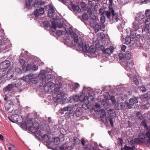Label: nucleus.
<instances>
[{
	"instance_id": "1",
	"label": "nucleus",
	"mask_w": 150,
	"mask_h": 150,
	"mask_svg": "<svg viewBox=\"0 0 150 150\" xmlns=\"http://www.w3.org/2000/svg\"><path fill=\"white\" fill-rule=\"evenodd\" d=\"M99 114H100V118L103 121L107 122L109 120L112 126H113V120L115 117V112L113 110H110L108 111L109 115L106 116L105 110L103 109L99 110Z\"/></svg>"
},
{
	"instance_id": "2",
	"label": "nucleus",
	"mask_w": 150,
	"mask_h": 150,
	"mask_svg": "<svg viewBox=\"0 0 150 150\" xmlns=\"http://www.w3.org/2000/svg\"><path fill=\"white\" fill-rule=\"evenodd\" d=\"M79 44V47L82 48V50L84 52L90 53L91 54H94L96 51V49L93 46H91L89 47L87 43L81 42Z\"/></svg>"
},
{
	"instance_id": "3",
	"label": "nucleus",
	"mask_w": 150,
	"mask_h": 150,
	"mask_svg": "<svg viewBox=\"0 0 150 150\" xmlns=\"http://www.w3.org/2000/svg\"><path fill=\"white\" fill-rule=\"evenodd\" d=\"M135 103H138V98L133 96L129 99V103L127 102L126 103H122V106H125V105L126 104L128 108L131 109L132 108V106L134 105Z\"/></svg>"
},
{
	"instance_id": "4",
	"label": "nucleus",
	"mask_w": 150,
	"mask_h": 150,
	"mask_svg": "<svg viewBox=\"0 0 150 150\" xmlns=\"http://www.w3.org/2000/svg\"><path fill=\"white\" fill-rule=\"evenodd\" d=\"M47 8V6H45L44 7H40L38 10H36L34 11V14L36 17H38L39 16L43 14L44 13V10Z\"/></svg>"
},
{
	"instance_id": "5",
	"label": "nucleus",
	"mask_w": 150,
	"mask_h": 150,
	"mask_svg": "<svg viewBox=\"0 0 150 150\" xmlns=\"http://www.w3.org/2000/svg\"><path fill=\"white\" fill-rule=\"evenodd\" d=\"M69 30L71 33L72 37L74 38V42L76 43L77 45H78L79 47V44L81 42H83L82 40L79 39L77 35L73 32L72 29L71 28H69Z\"/></svg>"
},
{
	"instance_id": "6",
	"label": "nucleus",
	"mask_w": 150,
	"mask_h": 150,
	"mask_svg": "<svg viewBox=\"0 0 150 150\" xmlns=\"http://www.w3.org/2000/svg\"><path fill=\"white\" fill-rule=\"evenodd\" d=\"M125 63L127 64L125 66V68L127 71L130 72L131 74H132V71L134 70V69L132 68L134 65L133 62L132 61L128 60L125 62Z\"/></svg>"
},
{
	"instance_id": "7",
	"label": "nucleus",
	"mask_w": 150,
	"mask_h": 150,
	"mask_svg": "<svg viewBox=\"0 0 150 150\" xmlns=\"http://www.w3.org/2000/svg\"><path fill=\"white\" fill-rule=\"evenodd\" d=\"M38 124L35 123L33 124L31 126L28 128V130L33 133H35L38 131L39 129Z\"/></svg>"
},
{
	"instance_id": "8",
	"label": "nucleus",
	"mask_w": 150,
	"mask_h": 150,
	"mask_svg": "<svg viewBox=\"0 0 150 150\" xmlns=\"http://www.w3.org/2000/svg\"><path fill=\"white\" fill-rule=\"evenodd\" d=\"M135 21L133 23V28L134 30H137L139 28V25L141 24L140 21H139V18L136 17L135 18Z\"/></svg>"
},
{
	"instance_id": "9",
	"label": "nucleus",
	"mask_w": 150,
	"mask_h": 150,
	"mask_svg": "<svg viewBox=\"0 0 150 150\" xmlns=\"http://www.w3.org/2000/svg\"><path fill=\"white\" fill-rule=\"evenodd\" d=\"M10 65V62L8 60H5L1 62L0 64V68L1 69H5Z\"/></svg>"
},
{
	"instance_id": "10",
	"label": "nucleus",
	"mask_w": 150,
	"mask_h": 150,
	"mask_svg": "<svg viewBox=\"0 0 150 150\" xmlns=\"http://www.w3.org/2000/svg\"><path fill=\"white\" fill-rule=\"evenodd\" d=\"M14 69L12 68L9 69L6 73V76L7 79H10L13 77V74Z\"/></svg>"
},
{
	"instance_id": "11",
	"label": "nucleus",
	"mask_w": 150,
	"mask_h": 150,
	"mask_svg": "<svg viewBox=\"0 0 150 150\" xmlns=\"http://www.w3.org/2000/svg\"><path fill=\"white\" fill-rule=\"evenodd\" d=\"M38 69V66L35 64H33L31 66L30 64H28L26 67V69L27 71L31 69L32 71H35L36 70H37Z\"/></svg>"
},
{
	"instance_id": "12",
	"label": "nucleus",
	"mask_w": 150,
	"mask_h": 150,
	"mask_svg": "<svg viewBox=\"0 0 150 150\" xmlns=\"http://www.w3.org/2000/svg\"><path fill=\"white\" fill-rule=\"evenodd\" d=\"M11 83L13 86L17 87L18 88V87L20 86L21 85V83L19 80L14 79L12 81Z\"/></svg>"
},
{
	"instance_id": "13",
	"label": "nucleus",
	"mask_w": 150,
	"mask_h": 150,
	"mask_svg": "<svg viewBox=\"0 0 150 150\" xmlns=\"http://www.w3.org/2000/svg\"><path fill=\"white\" fill-rule=\"evenodd\" d=\"M128 74V76L129 78L131 79L132 78V81L134 82V84L136 85H138L139 84V81L137 78H136L135 76L133 77V76L132 75L133 74H131L130 73H129Z\"/></svg>"
},
{
	"instance_id": "14",
	"label": "nucleus",
	"mask_w": 150,
	"mask_h": 150,
	"mask_svg": "<svg viewBox=\"0 0 150 150\" xmlns=\"http://www.w3.org/2000/svg\"><path fill=\"white\" fill-rule=\"evenodd\" d=\"M83 110L81 108H77L75 112L76 115L77 117H80L82 115Z\"/></svg>"
},
{
	"instance_id": "15",
	"label": "nucleus",
	"mask_w": 150,
	"mask_h": 150,
	"mask_svg": "<svg viewBox=\"0 0 150 150\" xmlns=\"http://www.w3.org/2000/svg\"><path fill=\"white\" fill-rule=\"evenodd\" d=\"M114 49V48L112 46H111L109 48H107L105 49L103 53L110 54L113 52Z\"/></svg>"
},
{
	"instance_id": "16",
	"label": "nucleus",
	"mask_w": 150,
	"mask_h": 150,
	"mask_svg": "<svg viewBox=\"0 0 150 150\" xmlns=\"http://www.w3.org/2000/svg\"><path fill=\"white\" fill-rule=\"evenodd\" d=\"M133 38H132V40L131 39L130 37L129 36L127 35L125 38V42L124 43L126 44H129V43H132V44H133V42H134Z\"/></svg>"
},
{
	"instance_id": "17",
	"label": "nucleus",
	"mask_w": 150,
	"mask_h": 150,
	"mask_svg": "<svg viewBox=\"0 0 150 150\" xmlns=\"http://www.w3.org/2000/svg\"><path fill=\"white\" fill-rule=\"evenodd\" d=\"M54 10L52 6H50L49 8L48 9V16L50 17H52L54 16Z\"/></svg>"
},
{
	"instance_id": "18",
	"label": "nucleus",
	"mask_w": 150,
	"mask_h": 150,
	"mask_svg": "<svg viewBox=\"0 0 150 150\" xmlns=\"http://www.w3.org/2000/svg\"><path fill=\"white\" fill-rule=\"evenodd\" d=\"M106 12L107 18H110L111 14H112V16L113 13L114 12V11L112 8L110 7L109 10L108 11H106Z\"/></svg>"
},
{
	"instance_id": "19",
	"label": "nucleus",
	"mask_w": 150,
	"mask_h": 150,
	"mask_svg": "<svg viewBox=\"0 0 150 150\" xmlns=\"http://www.w3.org/2000/svg\"><path fill=\"white\" fill-rule=\"evenodd\" d=\"M80 142L82 145L84 146L85 149H87L88 146V143L87 140L85 139H84L82 138L80 140Z\"/></svg>"
},
{
	"instance_id": "20",
	"label": "nucleus",
	"mask_w": 150,
	"mask_h": 150,
	"mask_svg": "<svg viewBox=\"0 0 150 150\" xmlns=\"http://www.w3.org/2000/svg\"><path fill=\"white\" fill-rule=\"evenodd\" d=\"M12 104V102L11 100H8L7 102L5 103V108L8 110H9Z\"/></svg>"
},
{
	"instance_id": "21",
	"label": "nucleus",
	"mask_w": 150,
	"mask_h": 150,
	"mask_svg": "<svg viewBox=\"0 0 150 150\" xmlns=\"http://www.w3.org/2000/svg\"><path fill=\"white\" fill-rule=\"evenodd\" d=\"M54 84L51 81L48 82L45 84L44 88L45 90L47 89V88H52L54 87Z\"/></svg>"
},
{
	"instance_id": "22",
	"label": "nucleus",
	"mask_w": 150,
	"mask_h": 150,
	"mask_svg": "<svg viewBox=\"0 0 150 150\" xmlns=\"http://www.w3.org/2000/svg\"><path fill=\"white\" fill-rule=\"evenodd\" d=\"M80 140L77 137H74L72 139V144L74 145H78L80 143Z\"/></svg>"
},
{
	"instance_id": "23",
	"label": "nucleus",
	"mask_w": 150,
	"mask_h": 150,
	"mask_svg": "<svg viewBox=\"0 0 150 150\" xmlns=\"http://www.w3.org/2000/svg\"><path fill=\"white\" fill-rule=\"evenodd\" d=\"M13 88V86L12 84H9L4 87L3 90L5 92L9 91L12 90Z\"/></svg>"
},
{
	"instance_id": "24",
	"label": "nucleus",
	"mask_w": 150,
	"mask_h": 150,
	"mask_svg": "<svg viewBox=\"0 0 150 150\" xmlns=\"http://www.w3.org/2000/svg\"><path fill=\"white\" fill-rule=\"evenodd\" d=\"M38 78L40 79L41 80H43L45 79L46 77L47 76V74H46L44 71L43 72H40V73L39 74L38 76Z\"/></svg>"
},
{
	"instance_id": "25",
	"label": "nucleus",
	"mask_w": 150,
	"mask_h": 150,
	"mask_svg": "<svg viewBox=\"0 0 150 150\" xmlns=\"http://www.w3.org/2000/svg\"><path fill=\"white\" fill-rule=\"evenodd\" d=\"M33 122L31 120H28L27 121L25 125L22 124V125H24L25 126V128H28L31 125H33Z\"/></svg>"
},
{
	"instance_id": "26",
	"label": "nucleus",
	"mask_w": 150,
	"mask_h": 150,
	"mask_svg": "<svg viewBox=\"0 0 150 150\" xmlns=\"http://www.w3.org/2000/svg\"><path fill=\"white\" fill-rule=\"evenodd\" d=\"M71 6L74 11H76L78 13H80L81 12V9L78 6L75 5L74 4H72Z\"/></svg>"
},
{
	"instance_id": "27",
	"label": "nucleus",
	"mask_w": 150,
	"mask_h": 150,
	"mask_svg": "<svg viewBox=\"0 0 150 150\" xmlns=\"http://www.w3.org/2000/svg\"><path fill=\"white\" fill-rule=\"evenodd\" d=\"M42 140H44L46 143H48L49 142L50 138L48 135L45 134L41 136Z\"/></svg>"
},
{
	"instance_id": "28",
	"label": "nucleus",
	"mask_w": 150,
	"mask_h": 150,
	"mask_svg": "<svg viewBox=\"0 0 150 150\" xmlns=\"http://www.w3.org/2000/svg\"><path fill=\"white\" fill-rule=\"evenodd\" d=\"M87 99L88 102H86V103L83 104L82 105V108H84L85 109H86L88 108L87 105L88 104V97L87 96H85L84 98V99L83 100V102H85V100H86V99Z\"/></svg>"
},
{
	"instance_id": "29",
	"label": "nucleus",
	"mask_w": 150,
	"mask_h": 150,
	"mask_svg": "<svg viewBox=\"0 0 150 150\" xmlns=\"http://www.w3.org/2000/svg\"><path fill=\"white\" fill-rule=\"evenodd\" d=\"M82 19H81L82 21H87L88 19V15L87 13H84L82 15Z\"/></svg>"
},
{
	"instance_id": "30",
	"label": "nucleus",
	"mask_w": 150,
	"mask_h": 150,
	"mask_svg": "<svg viewBox=\"0 0 150 150\" xmlns=\"http://www.w3.org/2000/svg\"><path fill=\"white\" fill-rule=\"evenodd\" d=\"M125 57L127 59L129 60L130 58L131 57V52L129 51H127L125 52Z\"/></svg>"
},
{
	"instance_id": "31",
	"label": "nucleus",
	"mask_w": 150,
	"mask_h": 150,
	"mask_svg": "<svg viewBox=\"0 0 150 150\" xmlns=\"http://www.w3.org/2000/svg\"><path fill=\"white\" fill-rule=\"evenodd\" d=\"M112 20L114 21H117L119 19L118 17L117 16V14H115L114 12V13L112 14Z\"/></svg>"
},
{
	"instance_id": "32",
	"label": "nucleus",
	"mask_w": 150,
	"mask_h": 150,
	"mask_svg": "<svg viewBox=\"0 0 150 150\" xmlns=\"http://www.w3.org/2000/svg\"><path fill=\"white\" fill-rule=\"evenodd\" d=\"M81 6L82 10L85 11L86 10V6L85 2H82L81 3Z\"/></svg>"
},
{
	"instance_id": "33",
	"label": "nucleus",
	"mask_w": 150,
	"mask_h": 150,
	"mask_svg": "<svg viewBox=\"0 0 150 150\" xmlns=\"http://www.w3.org/2000/svg\"><path fill=\"white\" fill-rule=\"evenodd\" d=\"M150 30V25H145V26L144 27V29L142 30V32L144 30V31L146 32H149V31Z\"/></svg>"
},
{
	"instance_id": "34",
	"label": "nucleus",
	"mask_w": 150,
	"mask_h": 150,
	"mask_svg": "<svg viewBox=\"0 0 150 150\" xmlns=\"http://www.w3.org/2000/svg\"><path fill=\"white\" fill-rule=\"evenodd\" d=\"M141 124L144 127V128L146 129V130L148 131V126L145 121H142L141 122Z\"/></svg>"
},
{
	"instance_id": "35",
	"label": "nucleus",
	"mask_w": 150,
	"mask_h": 150,
	"mask_svg": "<svg viewBox=\"0 0 150 150\" xmlns=\"http://www.w3.org/2000/svg\"><path fill=\"white\" fill-rule=\"evenodd\" d=\"M135 148V146H134L130 147L125 145L124 147L125 150H134Z\"/></svg>"
},
{
	"instance_id": "36",
	"label": "nucleus",
	"mask_w": 150,
	"mask_h": 150,
	"mask_svg": "<svg viewBox=\"0 0 150 150\" xmlns=\"http://www.w3.org/2000/svg\"><path fill=\"white\" fill-rule=\"evenodd\" d=\"M37 75L35 74H30L28 75V79L30 80V81L31 80L33 79H34L35 78L37 77Z\"/></svg>"
},
{
	"instance_id": "37",
	"label": "nucleus",
	"mask_w": 150,
	"mask_h": 150,
	"mask_svg": "<svg viewBox=\"0 0 150 150\" xmlns=\"http://www.w3.org/2000/svg\"><path fill=\"white\" fill-rule=\"evenodd\" d=\"M146 33L145 34L144 37L145 39L149 40L150 39V32H148Z\"/></svg>"
},
{
	"instance_id": "38",
	"label": "nucleus",
	"mask_w": 150,
	"mask_h": 150,
	"mask_svg": "<svg viewBox=\"0 0 150 150\" xmlns=\"http://www.w3.org/2000/svg\"><path fill=\"white\" fill-rule=\"evenodd\" d=\"M94 31L96 33L98 32L99 30L100 29V25L98 24H96L94 27Z\"/></svg>"
},
{
	"instance_id": "39",
	"label": "nucleus",
	"mask_w": 150,
	"mask_h": 150,
	"mask_svg": "<svg viewBox=\"0 0 150 150\" xmlns=\"http://www.w3.org/2000/svg\"><path fill=\"white\" fill-rule=\"evenodd\" d=\"M101 103L102 105L104 107L107 106L108 105V103L105 100H102L101 101Z\"/></svg>"
},
{
	"instance_id": "40",
	"label": "nucleus",
	"mask_w": 150,
	"mask_h": 150,
	"mask_svg": "<svg viewBox=\"0 0 150 150\" xmlns=\"http://www.w3.org/2000/svg\"><path fill=\"white\" fill-rule=\"evenodd\" d=\"M0 69V76H3L5 75V74L6 73V71L5 69Z\"/></svg>"
},
{
	"instance_id": "41",
	"label": "nucleus",
	"mask_w": 150,
	"mask_h": 150,
	"mask_svg": "<svg viewBox=\"0 0 150 150\" xmlns=\"http://www.w3.org/2000/svg\"><path fill=\"white\" fill-rule=\"evenodd\" d=\"M25 6L27 8L29 7L30 5V2H31L32 0H25Z\"/></svg>"
},
{
	"instance_id": "42",
	"label": "nucleus",
	"mask_w": 150,
	"mask_h": 150,
	"mask_svg": "<svg viewBox=\"0 0 150 150\" xmlns=\"http://www.w3.org/2000/svg\"><path fill=\"white\" fill-rule=\"evenodd\" d=\"M38 78L37 77H37L35 78L34 79H33L32 80H31L30 81H31L32 83L35 84L38 82L39 81L38 79Z\"/></svg>"
},
{
	"instance_id": "43",
	"label": "nucleus",
	"mask_w": 150,
	"mask_h": 150,
	"mask_svg": "<svg viewBox=\"0 0 150 150\" xmlns=\"http://www.w3.org/2000/svg\"><path fill=\"white\" fill-rule=\"evenodd\" d=\"M60 1H61L64 4L67 6H68L69 4V0H59Z\"/></svg>"
},
{
	"instance_id": "44",
	"label": "nucleus",
	"mask_w": 150,
	"mask_h": 150,
	"mask_svg": "<svg viewBox=\"0 0 150 150\" xmlns=\"http://www.w3.org/2000/svg\"><path fill=\"white\" fill-rule=\"evenodd\" d=\"M134 142L135 143L139 144L140 142H142V141L139 138H134Z\"/></svg>"
},
{
	"instance_id": "45",
	"label": "nucleus",
	"mask_w": 150,
	"mask_h": 150,
	"mask_svg": "<svg viewBox=\"0 0 150 150\" xmlns=\"http://www.w3.org/2000/svg\"><path fill=\"white\" fill-rule=\"evenodd\" d=\"M145 15L146 17H150V9H147L145 11Z\"/></svg>"
},
{
	"instance_id": "46",
	"label": "nucleus",
	"mask_w": 150,
	"mask_h": 150,
	"mask_svg": "<svg viewBox=\"0 0 150 150\" xmlns=\"http://www.w3.org/2000/svg\"><path fill=\"white\" fill-rule=\"evenodd\" d=\"M54 144L56 145H58L59 143V140L58 138H55L54 141Z\"/></svg>"
},
{
	"instance_id": "47",
	"label": "nucleus",
	"mask_w": 150,
	"mask_h": 150,
	"mask_svg": "<svg viewBox=\"0 0 150 150\" xmlns=\"http://www.w3.org/2000/svg\"><path fill=\"white\" fill-rule=\"evenodd\" d=\"M136 115L139 119L142 120V116L140 112H138L136 114Z\"/></svg>"
},
{
	"instance_id": "48",
	"label": "nucleus",
	"mask_w": 150,
	"mask_h": 150,
	"mask_svg": "<svg viewBox=\"0 0 150 150\" xmlns=\"http://www.w3.org/2000/svg\"><path fill=\"white\" fill-rule=\"evenodd\" d=\"M71 106H68L67 107H65L63 108V109L64 111H68V110H70V108H71Z\"/></svg>"
},
{
	"instance_id": "49",
	"label": "nucleus",
	"mask_w": 150,
	"mask_h": 150,
	"mask_svg": "<svg viewBox=\"0 0 150 150\" xmlns=\"http://www.w3.org/2000/svg\"><path fill=\"white\" fill-rule=\"evenodd\" d=\"M15 72H16L17 74H20L21 73V69L18 68H16L15 70Z\"/></svg>"
},
{
	"instance_id": "50",
	"label": "nucleus",
	"mask_w": 150,
	"mask_h": 150,
	"mask_svg": "<svg viewBox=\"0 0 150 150\" xmlns=\"http://www.w3.org/2000/svg\"><path fill=\"white\" fill-rule=\"evenodd\" d=\"M117 141L119 146H122V139L121 138H119L117 139Z\"/></svg>"
},
{
	"instance_id": "51",
	"label": "nucleus",
	"mask_w": 150,
	"mask_h": 150,
	"mask_svg": "<svg viewBox=\"0 0 150 150\" xmlns=\"http://www.w3.org/2000/svg\"><path fill=\"white\" fill-rule=\"evenodd\" d=\"M9 150H15V147L13 145L11 144L10 146L8 147Z\"/></svg>"
},
{
	"instance_id": "52",
	"label": "nucleus",
	"mask_w": 150,
	"mask_h": 150,
	"mask_svg": "<svg viewBox=\"0 0 150 150\" xmlns=\"http://www.w3.org/2000/svg\"><path fill=\"white\" fill-rule=\"evenodd\" d=\"M145 25H150V17L147 18L145 21Z\"/></svg>"
},
{
	"instance_id": "53",
	"label": "nucleus",
	"mask_w": 150,
	"mask_h": 150,
	"mask_svg": "<svg viewBox=\"0 0 150 150\" xmlns=\"http://www.w3.org/2000/svg\"><path fill=\"white\" fill-rule=\"evenodd\" d=\"M145 25H150V17L147 18L145 21Z\"/></svg>"
},
{
	"instance_id": "54",
	"label": "nucleus",
	"mask_w": 150,
	"mask_h": 150,
	"mask_svg": "<svg viewBox=\"0 0 150 150\" xmlns=\"http://www.w3.org/2000/svg\"><path fill=\"white\" fill-rule=\"evenodd\" d=\"M100 29L101 30L104 31L105 30V25L104 24H102L100 25Z\"/></svg>"
},
{
	"instance_id": "55",
	"label": "nucleus",
	"mask_w": 150,
	"mask_h": 150,
	"mask_svg": "<svg viewBox=\"0 0 150 150\" xmlns=\"http://www.w3.org/2000/svg\"><path fill=\"white\" fill-rule=\"evenodd\" d=\"M63 31L62 30H59L56 32V34L58 36H61L63 34Z\"/></svg>"
},
{
	"instance_id": "56",
	"label": "nucleus",
	"mask_w": 150,
	"mask_h": 150,
	"mask_svg": "<svg viewBox=\"0 0 150 150\" xmlns=\"http://www.w3.org/2000/svg\"><path fill=\"white\" fill-rule=\"evenodd\" d=\"M19 62L21 65L22 66V67L24 66L25 63V61L23 59H21L19 60Z\"/></svg>"
},
{
	"instance_id": "57",
	"label": "nucleus",
	"mask_w": 150,
	"mask_h": 150,
	"mask_svg": "<svg viewBox=\"0 0 150 150\" xmlns=\"http://www.w3.org/2000/svg\"><path fill=\"white\" fill-rule=\"evenodd\" d=\"M57 26L59 28H62L64 27L63 24L60 22L57 23Z\"/></svg>"
},
{
	"instance_id": "58",
	"label": "nucleus",
	"mask_w": 150,
	"mask_h": 150,
	"mask_svg": "<svg viewBox=\"0 0 150 150\" xmlns=\"http://www.w3.org/2000/svg\"><path fill=\"white\" fill-rule=\"evenodd\" d=\"M79 86V85L77 83H75L73 86V88L74 89H76L78 88Z\"/></svg>"
},
{
	"instance_id": "59",
	"label": "nucleus",
	"mask_w": 150,
	"mask_h": 150,
	"mask_svg": "<svg viewBox=\"0 0 150 150\" xmlns=\"http://www.w3.org/2000/svg\"><path fill=\"white\" fill-rule=\"evenodd\" d=\"M141 89L142 92L146 91V88L145 86L144 85H142L141 86Z\"/></svg>"
},
{
	"instance_id": "60",
	"label": "nucleus",
	"mask_w": 150,
	"mask_h": 150,
	"mask_svg": "<svg viewBox=\"0 0 150 150\" xmlns=\"http://www.w3.org/2000/svg\"><path fill=\"white\" fill-rule=\"evenodd\" d=\"M104 95L105 98L106 99H108L110 96L109 93L108 92L105 93Z\"/></svg>"
},
{
	"instance_id": "61",
	"label": "nucleus",
	"mask_w": 150,
	"mask_h": 150,
	"mask_svg": "<svg viewBox=\"0 0 150 150\" xmlns=\"http://www.w3.org/2000/svg\"><path fill=\"white\" fill-rule=\"evenodd\" d=\"M52 25L51 26V27L52 28H53L54 29V30L56 29V28H57V26L56 24L53 22H52Z\"/></svg>"
},
{
	"instance_id": "62",
	"label": "nucleus",
	"mask_w": 150,
	"mask_h": 150,
	"mask_svg": "<svg viewBox=\"0 0 150 150\" xmlns=\"http://www.w3.org/2000/svg\"><path fill=\"white\" fill-rule=\"evenodd\" d=\"M46 77L45 79V80H47V81H48L52 79L50 75H48V74H47V76Z\"/></svg>"
},
{
	"instance_id": "63",
	"label": "nucleus",
	"mask_w": 150,
	"mask_h": 150,
	"mask_svg": "<svg viewBox=\"0 0 150 150\" xmlns=\"http://www.w3.org/2000/svg\"><path fill=\"white\" fill-rule=\"evenodd\" d=\"M90 16L91 18L93 20H95L96 19V16L93 13L90 15Z\"/></svg>"
},
{
	"instance_id": "64",
	"label": "nucleus",
	"mask_w": 150,
	"mask_h": 150,
	"mask_svg": "<svg viewBox=\"0 0 150 150\" xmlns=\"http://www.w3.org/2000/svg\"><path fill=\"white\" fill-rule=\"evenodd\" d=\"M44 25L47 27H48L50 26V24L49 23L47 22H45L43 23Z\"/></svg>"
}]
</instances>
